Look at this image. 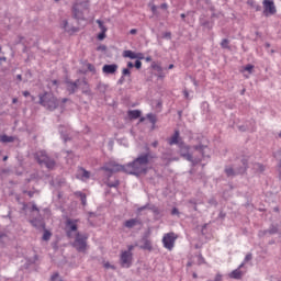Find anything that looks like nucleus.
Listing matches in <instances>:
<instances>
[{
	"label": "nucleus",
	"mask_w": 281,
	"mask_h": 281,
	"mask_svg": "<svg viewBox=\"0 0 281 281\" xmlns=\"http://www.w3.org/2000/svg\"><path fill=\"white\" fill-rule=\"evenodd\" d=\"M148 164H150V153L140 154L132 162L122 165L123 172L126 175H134V177L146 175V172H148Z\"/></svg>",
	"instance_id": "nucleus-1"
},
{
	"label": "nucleus",
	"mask_w": 281,
	"mask_h": 281,
	"mask_svg": "<svg viewBox=\"0 0 281 281\" xmlns=\"http://www.w3.org/2000/svg\"><path fill=\"white\" fill-rule=\"evenodd\" d=\"M100 170H103L104 177L106 178L105 186L108 188H117L120 186V180L115 179L113 182H110V179L113 177V172H124V166L115 161L105 162Z\"/></svg>",
	"instance_id": "nucleus-2"
},
{
	"label": "nucleus",
	"mask_w": 281,
	"mask_h": 281,
	"mask_svg": "<svg viewBox=\"0 0 281 281\" xmlns=\"http://www.w3.org/2000/svg\"><path fill=\"white\" fill-rule=\"evenodd\" d=\"M40 104L47 109V111H56L58 106H60V100L54 95L52 92H44L43 94H38Z\"/></svg>",
	"instance_id": "nucleus-3"
},
{
	"label": "nucleus",
	"mask_w": 281,
	"mask_h": 281,
	"mask_svg": "<svg viewBox=\"0 0 281 281\" xmlns=\"http://www.w3.org/2000/svg\"><path fill=\"white\" fill-rule=\"evenodd\" d=\"M35 160L40 166H45L48 170H54L56 168V160L47 156V151L40 150L35 154Z\"/></svg>",
	"instance_id": "nucleus-4"
},
{
	"label": "nucleus",
	"mask_w": 281,
	"mask_h": 281,
	"mask_svg": "<svg viewBox=\"0 0 281 281\" xmlns=\"http://www.w3.org/2000/svg\"><path fill=\"white\" fill-rule=\"evenodd\" d=\"M240 162H241V166L237 169H234V167L232 166H226L224 169L226 177H236L238 175H243L244 172H246L247 168H249V159L243 158Z\"/></svg>",
	"instance_id": "nucleus-5"
},
{
	"label": "nucleus",
	"mask_w": 281,
	"mask_h": 281,
	"mask_svg": "<svg viewBox=\"0 0 281 281\" xmlns=\"http://www.w3.org/2000/svg\"><path fill=\"white\" fill-rule=\"evenodd\" d=\"M178 148L180 150L181 157H183V159H187V161H190L192 166L201 164V158H194L192 154H190V146L187 145L186 142L182 140V143H179Z\"/></svg>",
	"instance_id": "nucleus-6"
},
{
	"label": "nucleus",
	"mask_w": 281,
	"mask_h": 281,
	"mask_svg": "<svg viewBox=\"0 0 281 281\" xmlns=\"http://www.w3.org/2000/svg\"><path fill=\"white\" fill-rule=\"evenodd\" d=\"M120 266L122 269H131V267H133V252L122 250L120 255Z\"/></svg>",
	"instance_id": "nucleus-7"
},
{
	"label": "nucleus",
	"mask_w": 281,
	"mask_h": 281,
	"mask_svg": "<svg viewBox=\"0 0 281 281\" xmlns=\"http://www.w3.org/2000/svg\"><path fill=\"white\" fill-rule=\"evenodd\" d=\"M72 247L77 249V251L82 252L87 250V236L77 233L75 237V241L72 244Z\"/></svg>",
	"instance_id": "nucleus-8"
},
{
	"label": "nucleus",
	"mask_w": 281,
	"mask_h": 281,
	"mask_svg": "<svg viewBox=\"0 0 281 281\" xmlns=\"http://www.w3.org/2000/svg\"><path fill=\"white\" fill-rule=\"evenodd\" d=\"M80 5L81 8H85V10H89V1L75 3L72 5V16L74 19H77V21H80V19L83 16L82 11H80Z\"/></svg>",
	"instance_id": "nucleus-9"
},
{
	"label": "nucleus",
	"mask_w": 281,
	"mask_h": 281,
	"mask_svg": "<svg viewBox=\"0 0 281 281\" xmlns=\"http://www.w3.org/2000/svg\"><path fill=\"white\" fill-rule=\"evenodd\" d=\"M177 240V236L175 233H168L162 237V244L165 249L172 251L175 249V241Z\"/></svg>",
	"instance_id": "nucleus-10"
},
{
	"label": "nucleus",
	"mask_w": 281,
	"mask_h": 281,
	"mask_svg": "<svg viewBox=\"0 0 281 281\" xmlns=\"http://www.w3.org/2000/svg\"><path fill=\"white\" fill-rule=\"evenodd\" d=\"M65 85L66 91L69 93V95H74V93H76V91H78L80 87V79H77L75 81L71 79H66Z\"/></svg>",
	"instance_id": "nucleus-11"
},
{
	"label": "nucleus",
	"mask_w": 281,
	"mask_h": 281,
	"mask_svg": "<svg viewBox=\"0 0 281 281\" xmlns=\"http://www.w3.org/2000/svg\"><path fill=\"white\" fill-rule=\"evenodd\" d=\"M244 269V270H243ZM247 273V269L245 268V263H240L237 269L233 270L228 277L231 280H243V277Z\"/></svg>",
	"instance_id": "nucleus-12"
},
{
	"label": "nucleus",
	"mask_w": 281,
	"mask_h": 281,
	"mask_svg": "<svg viewBox=\"0 0 281 281\" xmlns=\"http://www.w3.org/2000/svg\"><path fill=\"white\" fill-rule=\"evenodd\" d=\"M273 236L276 234H280V229L278 228V225L271 224L268 229L259 231L258 236L259 238H265V236Z\"/></svg>",
	"instance_id": "nucleus-13"
},
{
	"label": "nucleus",
	"mask_w": 281,
	"mask_h": 281,
	"mask_svg": "<svg viewBox=\"0 0 281 281\" xmlns=\"http://www.w3.org/2000/svg\"><path fill=\"white\" fill-rule=\"evenodd\" d=\"M263 14H266V16H269V14H276L277 12L276 4L272 0H263Z\"/></svg>",
	"instance_id": "nucleus-14"
},
{
	"label": "nucleus",
	"mask_w": 281,
	"mask_h": 281,
	"mask_svg": "<svg viewBox=\"0 0 281 281\" xmlns=\"http://www.w3.org/2000/svg\"><path fill=\"white\" fill-rule=\"evenodd\" d=\"M67 236H71V232H78V220L68 218L66 221Z\"/></svg>",
	"instance_id": "nucleus-15"
},
{
	"label": "nucleus",
	"mask_w": 281,
	"mask_h": 281,
	"mask_svg": "<svg viewBox=\"0 0 281 281\" xmlns=\"http://www.w3.org/2000/svg\"><path fill=\"white\" fill-rule=\"evenodd\" d=\"M183 143V140L180 137L179 130H176L173 135L168 139L169 146H179V144Z\"/></svg>",
	"instance_id": "nucleus-16"
},
{
	"label": "nucleus",
	"mask_w": 281,
	"mask_h": 281,
	"mask_svg": "<svg viewBox=\"0 0 281 281\" xmlns=\"http://www.w3.org/2000/svg\"><path fill=\"white\" fill-rule=\"evenodd\" d=\"M79 89H81V93L83 95H91V88H89V82H87V79H79Z\"/></svg>",
	"instance_id": "nucleus-17"
},
{
	"label": "nucleus",
	"mask_w": 281,
	"mask_h": 281,
	"mask_svg": "<svg viewBox=\"0 0 281 281\" xmlns=\"http://www.w3.org/2000/svg\"><path fill=\"white\" fill-rule=\"evenodd\" d=\"M103 74L106 75H113L117 71V65L116 64H110V65H104L102 67Z\"/></svg>",
	"instance_id": "nucleus-18"
},
{
	"label": "nucleus",
	"mask_w": 281,
	"mask_h": 281,
	"mask_svg": "<svg viewBox=\"0 0 281 281\" xmlns=\"http://www.w3.org/2000/svg\"><path fill=\"white\" fill-rule=\"evenodd\" d=\"M61 27L67 32V34H75V32H78V27L70 26L67 20H63Z\"/></svg>",
	"instance_id": "nucleus-19"
},
{
	"label": "nucleus",
	"mask_w": 281,
	"mask_h": 281,
	"mask_svg": "<svg viewBox=\"0 0 281 281\" xmlns=\"http://www.w3.org/2000/svg\"><path fill=\"white\" fill-rule=\"evenodd\" d=\"M136 225H142V221L139 218H131L124 222V227H127V229H133Z\"/></svg>",
	"instance_id": "nucleus-20"
},
{
	"label": "nucleus",
	"mask_w": 281,
	"mask_h": 281,
	"mask_svg": "<svg viewBox=\"0 0 281 281\" xmlns=\"http://www.w3.org/2000/svg\"><path fill=\"white\" fill-rule=\"evenodd\" d=\"M127 116L131 120H139V117H142V111H139V110H130L127 112Z\"/></svg>",
	"instance_id": "nucleus-21"
},
{
	"label": "nucleus",
	"mask_w": 281,
	"mask_h": 281,
	"mask_svg": "<svg viewBox=\"0 0 281 281\" xmlns=\"http://www.w3.org/2000/svg\"><path fill=\"white\" fill-rule=\"evenodd\" d=\"M0 142L2 144H12V142H14V136H8L7 134H3L0 136Z\"/></svg>",
	"instance_id": "nucleus-22"
},
{
	"label": "nucleus",
	"mask_w": 281,
	"mask_h": 281,
	"mask_svg": "<svg viewBox=\"0 0 281 281\" xmlns=\"http://www.w3.org/2000/svg\"><path fill=\"white\" fill-rule=\"evenodd\" d=\"M79 175H80L82 180L91 179V172H89L87 169H85L82 167L79 168Z\"/></svg>",
	"instance_id": "nucleus-23"
},
{
	"label": "nucleus",
	"mask_w": 281,
	"mask_h": 281,
	"mask_svg": "<svg viewBox=\"0 0 281 281\" xmlns=\"http://www.w3.org/2000/svg\"><path fill=\"white\" fill-rule=\"evenodd\" d=\"M123 56L124 58H131V60H135V58H137L136 54L133 50H124Z\"/></svg>",
	"instance_id": "nucleus-24"
},
{
	"label": "nucleus",
	"mask_w": 281,
	"mask_h": 281,
	"mask_svg": "<svg viewBox=\"0 0 281 281\" xmlns=\"http://www.w3.org/2000/svg\"><path fill=\"white\" fill-rule=\"evenodd\" d=\"M140 249H146L147 251H153V244L150 243V240L146 239L143 244V246H140Z\"/></svg>",
	"instance_id": "nucleus-25"
},
{
	"label": "nucleus",
	"mask_w": 281,
	"mask_h": 281,
	"mask_svg": "<svg viewBox=\"0 0 281 281\" xmlns=\"http://www.w3.org/2000/svg\"><path fill=\"white\" fill-rule=\"evenodd\" d=\"M147 120L153 124V128H155V124H157V116L153 113L147 114Z\"/></svg>",
	"instance_id": "nucleus-26"
},
{
	"label": "nucleus",
	"mask_w": 281,
	"mask_h": 281,
	"mask_svg": "<svg viewBox=\"0 0 281 281\" xmlns=\"http://www.w3.org/2000/svg\"><path fill=\"white\" fill-rule=\"evenodd\" d=\"M205 148H207L206 146L203 145H195L194 146V150H196L200 155H202V157H205Z\"/></svg>",
	"instance_id": "nucleus-27"
},
{
	"label": "nucleus",
	"mask_w": 281,
	"mask_h": 281,
	"mask_svg": "<svg viewBox=\"0 0 281 281\" xmlns=\"http://www.w3.org/2000/svg\"><path fill=\"white\" fill-rule=\"evenodd\" d=\"M77 196H79L82 205H87V194L86 193L77 192Z\"/></svg>",
	"instance_id": "nucleus-28"
},
{
	"label": "nucleus",
	"mask_w": 281,
	"mask_h": 281,
	"mask_svg": "<svg viewBox=\"0 0 281 281\" xmlns=\"http://www.w3.org/2000/svg\"><path fill=\"white\" fill-rule=\"evenodd\" d=\"M221 48L222 49H231V47H229V40H227V38L222 40Z\"/></svg>",
	"instance_id": "nucleus-29"
},
{
	"label": "nucleus",
	"mask_w": 281,
	"mask_h": 281,
	"mask_svg": "<svg viewBox=\"0 0 281 281\" xmlns=\"http://www.w3.org/2000/svg\"><path fill=\"white\" fill-rule=\"evenodd\" d=\"M97 23L99 25V29L101 30V32L106 33L108 29L104 25V22H102V20H97Z\"/></svg>",
	"instance_id": "nucleus-30"
},
{
	"label": "nucleus",
	"mask_w": 281,
	"mask_h": 281,
	"mask_svg": "<svg viewBox=\"0 0 281 281\" xmlns=\"http://www.w3.org/2000/svg\"><path fill=\"white\" fill-rule=\"evenodd\" d=\"M49 238H52V233L45 229L42 239L47 241Z\"/></svg>",
	"instance_id": "nucleus-31"
},
{
	"label": "nucleus",
	"mask_w": 281,
	"mask_h": 281,
	"mask_svg": "<svg viewBox=\"0 0 281 281\" xmlns=\"http://www.w3.org/2000/svg\"><path fill=\"white\" fill-rule=\"evenodd\" d=\"M252 258H254V255H251V252L247 254L244 261L241 262V265H244V267H245V265H247V262H249V260H252Z\"/></svg>",
	"instance_id": "nucleus-32"
},
{
	"label": "nucleus",
	"mask_w": 281,
	"mask_h": 281,
	"mask_svg": "<svg viewBox=\"0 0 281 281\" xmlns=\"http://www.w3.org/2000/svg\"><path fill=\"white\" fill-rule=\"evenodd\" d=\"M244 71H248V74H254V65L248 64L244 67Z\"/></svg>",
	"instance_id": "nucleus-33"
},
{
	"label": "nucleus",
	"mask_w": 281,
	"mask_h": 281,
	"mask_svg": "<svg viewBox=\"0 0 281 281\" xmlns=\"http://www.w3.org/2000/svg\"><path fill=\"white\" fill-rule=\"evenodd\" d=\"M59 277H60V274L58 272H54L50 277V281H56V280H58ZM58 281H64V280L59 279Z\"/></svg>",
	"instance_id": "nucleus-34"
},
{
	"label": "nucleus",
	"mask_w": 281,
	"mask_h": 281,
	"mask_svg": "<svg viewBox=\"0 0 281 281\" xmlns=\"http://www.w3.org/2000/svg\"><path fill=\"white\" fill-rule=\"evenodd\" d=\"M254 168H258L260 172H265V165L256 162Z\"/></svg>",
	"instance_id": "nucleus-35"
},
{
	"label": "nucleus",
	"mask_w": 281,
	"mask_h": 281,
	"mask_svg": "<svg viewBox=\"0 0 281 281\" xmlns=\"http://www.w3.org/2000/svg\"><path fill=\"white\" fill-rule=\"evenodd\" d=\"M209 205H213L214 207H216V205H218V202L216 201V199L214 198H211L209 201H207Z\"/></svg>",
	"instance_id": "nucleus-36"
},
{
	"label": "nucleus",
	"mask_w": 281,
	"mask_h": 281,
	"mask_svg": "<svg viewBox=\"0 0 281 281\" xmlns=\"http://www.w3.org/2000/svg\"><path fill=\"white\" fill-rule=\"evenodd\" d=\"M87 69L88 71H92L93 74H95V66H93V64H87Z\"/></svg>",
	"instance_id": "nucleus-37"
},
{
	"label": "nucleus",
	"mask_w": 281,
	"mask_h": 281,
	"mask_svg": "<svg viewBox=\"0 0 281 281\" xmlns=\"http://www.w3.org/2000/svg\"><path fill=\"white\" fill-rule=\"evenodd\" d=\"M103 267L104 269H112L113 271L116 269L115 266L111 265L110 262H105Z\"/></svg>",
	"instance_id": "nucleus-38"
},
{
	"label": "nucleus",
	"mask_w": 281,
	"mask_h": 281,
	"mask_svg": "<svg viewBox=\"0 0 281 281\" xmlns=\"http://www.w3.org/2000/svg\"><path fill=\"white\" fill-rule=\"evenodd\" d=\"M205 262V259L203 258V255L199 254L198 255V265H203Z\"/></svg>",
	"instance_id": "nucleus-39"
},
{
	"label": "nucleus",
	"mask_w": 281,
	"mask_h": 281,
	"mask_svg": "<svg viewBox=\"0 0 281 281\" xmlns=\"http://www.w3.org/2000/svg\"><path fill=\"white\" fill-rule=\"evenodd\" d=\"M88 216H89V222H90V225H93V223H91V220L90 218H93V217H95V216H98V214H95L94 212H89L88 213Z\"/></svg>",
	"instance_id": "nucleus-40"
},
{
	"label": "nucleus",
	"mask_w": 281,
	"mask_h": 281,
	"mask_svg": "<svg viewBox=\"0 0 281 281\" xmlns=\"http://www.w3.org/2000/svg\"><path fill=\"white\" fill-rule=\"evenodd\" d=\"M122 74H123V76H128V78H131V70L128 68H124L122 70Z\"/></svg>",
	"instance_id": "nucleus-41"
},
{
	"label": "nucleus",
	"mask_w": 281,
	"mask_h": 281,
	"mask_svg": "<svg viewBox=\"0 0 281 281\" xmlns=\"http://www.w3.org/2000/svg\"><path fill=\"white\" fill-rule=\"evenodd\" d=\"M24 194H27V196H30V199H32L34 196V194H36V191H23Z\"/></svg>",
	"instance_id": "nucleus-42"
},
{
	"label": "nucleus",
	"mask_w": 281,
	"mask_h": 281,
	"mask_svg": "<svg viewBox=\"0 0 281 281\" xmlns=\"http://www.w3.org/2000/svg\"><path fill=\"white\" fill-rule=\"evenodd\" d=\"M104 38H106V33L101 32V33L98 35V40H99V41H104Z\"/></svg>",
	"instance_id": "nucleus-43"
},
{
	"label": "nucleus",
	"mask_w": 281,
	"mask_h": 281,
	"mask_svg": "<svg viewBox=\"0 0 281 281\" xmlns=\"http://www.w3.org/2000/svg\"><path fill=\"white\" fill-rule=\"evenodd\" d=\"M134 67H135L136 69H142V61H140L139 59L136 60L135 64H134Z\"/></svg>",
	"instance_id": "nucleus-44"
},
{
	"label": "nucleus",
	"mask_w": 281,
	"mask_h": 281,
	"mask_svg": "<svg viewBox=\"0 0 281 281\" xmlns=\"http://www.w3.org/2000/svg\"><path fill=\"white\" fill-rule=\"evenodd\" d=\"M171 214H172V216H179V209L173 207V209L171 210Z\"/></svg>",
	"instance_id": "nucleus-45"
},
{
	"label": "nucleus",
	"mask_w": 281,
	"mask_h": 281,
	"mask_svg": "<svg viewBox=\"0 0 281 281\" xmlns=\"http://www.w3.org/2000/svg\"><path fill=\"white\" fill-rule=\"evenodd\" d=\"M213 281H223V276L221 273H217Z\"/></svg>",
	"instance_id": "nucleus-46"
},
{
	"label": "nucleus",
	"mask_w": 281,
	"mask_h": 281,
	"mask_svg": "<svg viewBox=\"0 0 281 281\" xmlns=\"http://www.w3.org/2000/svg\"><path fill=\"white\" fill-rule=\"evenodd\" d=\"M98 52H106V46L105 45H100L98 48H97Z\"/></svg>",
	"instance_id": "nucleus-47"
},
{
	"label": "nucleus",
	"mask_w": 281,
	"mask_h": 281,
	"mask_svg": "<svg viewBox=\"0 0 281 281\" xmlns=\"http://www.w3.org/2000/svg\"><path fill=\"white\" fill-rule=\"evenodd\" d=\"M189 203H191L192 205H194V206H193L194 212H198V211H199V207L196 206V202L190 200Z\"/></svg>",
	"instance_id": "nucleus-48"
},
{
	"label": "nucleus",
	"mask_w": 281,
	"mask_h": 281,
	"mask_svg": "<svg viewBox=\"0 0 281 281\" xmlns=\"http://www.w3.org/2000/svg\"><path fill=\"white\" fill-rule=\"evenodd\" d=\"M278 172H279V179L281 181V160L278 162Z\"/></svg>",
	"instance_id": "nucleus-49"
},
{
	"label": "nucleus",
	"mask_w": 281,
	"mask_h": 281,
	"mask_svg": "<svg viewBox=\"0 0 281 281\" xmlns=\"http://www.w3.org/2000/svg\"><path fill=\"white\" fill-rule=\"evenodd\" d=\"M134 249H135V246L130 245V246H127V250H123V251H130V254H133Z\"/></svg>",
	"instance_id": "nucleus-50"
},
{
	"label": "nucleus",
	"mask_w": 281,
	"mask_h": 281,
	"mask_svg": "<svg viewBox=\"0 0 281 281\" xmlns=\"http://www.w3.org/2000/svg\"><path fill=\"white\" fill-rule=\"evenodd\" d=\"M154 69H156V71H158V72L164 71V68L159 65L154 66Z\"/></svg>",
	"instance_id": "nucleus-51"
},
{
	"label": "nucleus",
	"mask_w": 281,
	"mask_h": 281,
	"mask_svg": "<svg viewBox=\"0 0 281 281\" xmlns=\"http://www.w3.org/2000/svg\"><path fill=\"white\" fill-rule=\"evenodd\" d=\"M136 58H137L138 60H144V54H143V53L136 54Z\"/></svg>",
	"instance_id": "nucleus-52"
},
{
	"label": "nucleus",
	"mask_w": 281,
	"mask_h": 281,
	"mask_svg": "<svg viewBox=\"0 0 281 281\" xmlns=\"http://www.w3.org/2000/svg\"><path fill=\"white\" fill-rule=\"evenodd\" d=\"M226 216H227V214L223 211H221L218 214V218H225Z\"/></svg>",
	"instance_id": "nucleus-53"
},
{
	"label": "nucleus",
	"mask_w": 281,
	"mask_h": 281,
	"mask_svg": "<svg viewBox=\"0 0 281 281\" xmlns=\"http://www.w3.org/2000/svg\"><path fill=\"white\" fill-rule=\"evenodd\" d=\"M183 95L186 98V100H188L190 98V92H188V90H183Z\"/></svg>",
	"instance_id": "nucleus-54"
},
{
	"label": "nucleus",
	"mask_w": 281,
	"mask_h": 281,
	"mask_svg": "<svg viewBox=\"0 0 281 281\" xmlns=\"http://www.w3.org/2000/svg\"><path fill=\"white\" fill-rule=\"evenodd\" d=\"M238 130H239L241 133H245V131H247V127H245V125H239V126H238Z\"/></svg>",
	"instance_id": "nucleus-55"
},
{
	"label": "nucleus",
	"mask_w": 281,
	"mask_h": 281,
	"mask_svg": "<svg viewBox=\"0 0 281 281\" xmlns=\"http://www.w3.org/2000/svg\"><path fill=\"white\" fill-rule=\"evenodd\" d=\"M31 211H32V212H40L38 206H36V204H33V205H32Z\"/></svg>",
	"instance_id": "nucleus-56"
},
{
	"label": "nucleus",
	"mask_w": 281,
	"mask_h": 281,
	"mask_svg": "<svg viewBox=\"0 0 281 281\" xmlns=\"http://www.w3.org/2000/svg\"><path fill=\"white\" fill-rule=\"evenodd\" d=\"M161 10H168V3L160 4Z\"/></svg>",
	"instance_id": "nucleus-57"
},
{
	"label": "nucleus",
	"mask_w": 281,
	"mask_h": 281,
	"mask_svg": "<svg viewBox=\"0 0 281 281\" xmlns=\"http://www.w3.org/2000/svg\"><path fill=\"white\" fill-rule=\"evenodd\" d=\"M127 67H128V69H133V67H135V64H133V61H128Z\"/></svg>",
	"instance_id": "nucleus-58"
},
{
	"label": "nucleus",
	"mask_w": 281,
	"mask_h": 281,
	"mask_svg": "<svg viewBox=\"0 0 281 281\" xmlns=\"http://www.w3.org/2000/svg\"><path fill=\"white\" fill-rule=\"evenodd\" d=\"M153 148H157V146H159V142L155 140L154 143H151Z\"/></svg>",
	"instance_id": "nucleus-59"
},
{
	"label": "nucleus",
	"mask_w": 281,
	"mask_h": 281,
	"mask_svg": "<svg viewBox=\"0 0 281 281\" xmlns=\"http://www.w3.org/2000/svg\"><path fill=\"white\" fill-rule=\"evenodd\" d=\"M22 95H24V98H30V91H23Z\"/></svg>",
	"instance_id": "nucleus-60"
},
{
	"label": "nucleus",
	"mask_w": 281,
	"mask_h": 281,
	"mask_svg": "<svg viewBox=\"0 0 281 281\" xmlns=\"http://www.w3.org/2000/svg\"><path fill=\"white\" fill-rule=\"evenodd\" d=\"M54 87H58V80L54 79L50 81Z\"/></svg>",
	"instance_id": "nucleus-61"
},
{
	"label": "nucleus",
	"mask_w": 281,
	"mask_h": 281,
	"mask_svg": "<svg viewBox=\"0 0 281 281\" xmlns=\"http://www.w3.org/2000/svg\"><path fill=\"white\" fill-rule=\"evenodd\" d=\"M66 102H69L68 98H63L61 101H60L61 104H66Z\"/></svg>",
	"instance_id": "nucleus-62"
},
{
	"label": "nucleus",
	"mask_w": 281,
	"mask_h": 281,
	"mask_svg": "<svg viewBox=\"0 0 281 281\" xmlns=\"http://www.w3.org/2000/svg\"><path fill=\"white\" fill-rule=\"evenodd\" d=\"M130 34H132V35L137 34V29H132V30L130 31Z\"/></svg>",
	"instance_id": "nucleus-63"
},
{
	"label": "nucleus",
	"mask_w": 281,
	"mask_h": 281,
	"mask_svg": "<svg viewBox=\"0 0 281 281\" xmlns=\"http://www.w3.org/2000/svg\"><path fill=\"white\" fill-rule=\"evenodd\" d=\"M151 12L155 14V12H157V5H153L151 7Z\"/></svg>",
	"instance_id": "nucleus-64"
}]
</instances>
